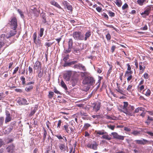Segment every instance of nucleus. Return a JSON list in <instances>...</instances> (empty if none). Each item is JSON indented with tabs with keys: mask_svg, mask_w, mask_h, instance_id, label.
<instances>
[{
	"mask_svg": "<svg viewBox=\"0 0 153 153\" xmlns=\"http://www.w3.org/2000/svg\"><path fill=\"white\" fill-rule=\"evenodd\" d=\"M95 82V80L93 77L88 76L84 77L82 80V83L83 85H87V89L88 90L91 86L94 84Z\"/></svg>",
	"mask_w": 153,
	"mask_h": 153,
	"instance_id": "nucleus-1",
	"label": "nucleus"
},
{
	"mask_svg": "<svg viewBox=\"0 0 153 153\" xmlns=\"http://www.w3.org/2000/svg\"><path fill=\"white\" fill-rule=\"evenodd\" d=\"M112 70V67H111L109 70H108V71L107 72V75L108 76H109L110 74L111 73V70Z\"/></svg>",
	"mask_w": 153,
	"mask_h": 153,
	"instance_id": "nucleus-62",
	"label": "nucleus"
},
{
	"mask_svg": "<svg viewBox=\"0 0 153 153\" xmlns=\"http://www.w3.org/2000/svg\"><path fill=\"white\" fill-rule=\"evenodd\" d=\"M72 74V72L71 71H68L65 72L63 75L64 79L66 81H68L70 79Z\"/></svg>",
	"mask_w": 153,
	"mask_h": 153,
	"instance_id": "nucleus-12",
	"label": "nucleus"
},
{
	"mask_svg": "<svg viewBox=\"0 0 153 153\" xmlns=\"http://www.w3.org/2000/svg\"><path fill=\"white\" fill-rule=\"evenodd\" d=\"M19 69V67H17L15 68L14 70L13 73V74H14L16 73L17 71Z\"/></svg>",
	"mask_w": 153,
	"mask_h": 153,
	"instance_id": "nucleus-56",
	"label": "nucleus"
},
{
	"mask_svg": "<svg viewBox=\"0 0 153 153\" xmlns=\"http://www.w3.org/2000/svg\"><path fill=\"white\" fill-rule=\"evenodd\" d=\"M74 39L77 41L83 40V34L80 31H75L73 32L72 35Z\"/></svg>",
	"mask_w": 153,
	"mask_h": 153,
	"instance_id": "nucleus-3",
	"label": "nucleus"
},
{
	"mask_svg": "<svg viewBox=\"0 0 153 153\" xmlns=\"http://www.w3.org/2000/svg\"><path fill=\"white\" fill-rule=\"evenodd\" d=\"M116 90L118 92L122 94H124V91L123 89H121L120 88V87H118L116 89Z\"/></svg>",
	"mask_w": 153,
	"mask_h": 153,
	"instance_id": "nucleus-36",
	"label": "nucleus"
},
{
	"mask_svg": "<svg viewBox=\"0 0 153 153\" xmlns=\"http://www.w3.org/2000/svg\"><path fill=\"white\" fill-rule=\"evenodd\" d=\"M131 133L134 136H137L140 134V131L137 130H134Z\"/></svg>",
	"mask_w": 153,
	"mask_h": 153,
	"instance_id": "nucleus-46",
	"label": "nucleus"
},
{
	"mask_svg": "<svg viewBox=\"0 0 153 153\" xmlns=\"http://www.w3.org/2000/svg\"><path fill=\"white\" fill-rule=\"evenodd\" d=\"M91 35V33L90 30H88L85 33V37L83 35V40H84L85 41L87 40L88 39H89Z\"/></svg>",
	"mask_w": 153,
	"mask_h": 153,
	"instance_id": "nucleus-17",
	"label": "nucleus"
},
{
	"mask_svg": "<svg viewBox=\"0 0 153 153\" xmlns=\"http://www.w3.org/2000/svg\"><path fill=\"white\" fill-rule=\"evenodd\" d=\"M108 128H110L112 130H114V129L115 128V126L114 125H110L108 126Z\"/></svg>",
	"mask_w": 153,
	"mask_h": 153,
	"instance_id": "nucleus-60",
	"label": "nucleus"
},
{
	"mask_svg": "<svg viewBox=\"0 0 153 153\" xmlns=\"http://www.w3.org/2000/svg\"><path fill=\"white\" fill-rule=\"evenodd\" d=\"M15 147L13 145H10L6 148L7 151L9 153H13L15 151Z\"/></svg>",
	"mask_w": 153,
	"mask_h": 153,
	"instance_id": "nucleus-16",
	"label": "nucleus"
},
{
	"mask_svg": "<svg viewBox=\"0 0 153 153\" xmlns=\"http://www.w3.org/2000/svg\"><path fill=\"white\" fill-rule=\"evenodd\" d=\"M42 69L38 70L36 72L38 73V76L39 78L42 77L43 75V71H41Z\"/></svg>",
	"mask_w": 153,
	"mask_h": 153,
	"instance_id": "nucleus-30",
	"label": "nucleus"
},
{
	"mask_svg": "<svg viewBox=\"0 0 153 153\" xmlns=\"http://www.w3.org/2000/svg\"><path fill=\"white\" fill-rule=\"evenodd\" d=\"M132 86L133 85H132L130 84L129 85L127 88V90L129 92H131V89L132 88Z\"/></svg>",
	"mask_w": 153,
	"mask_h": 153,
	"instance_id": "nucleus-48",
	"label": "nucleus"
},
{
	"mask_svg": "<svg viewBox=\"0 0 153 153\" xmlns=\"http://www.w3.org/2000/svg\"><path fill=\"white\" fill-rule=\"evenodd\" d=\"M74 126L72 125H70L66 123L63 126V129L65 130V131L69 134H73L74 132L73 128Z\"/></svg>",
	"mask_w": 153,
	"mask_h": 153,
	"instance_id": "nucleus-5",
	"label": "nucleus"
},
{
	"mask_svg": "<svg viewBox=\"0 0 153 153\" xmlns=\"http://www.w3.org/2000/svg\"><path fill=\"white\" fill-rule=\"evenodd\" d=\"M17 32L16 30L13 29L12 30H11L9 33L7 34L6 38L7 39H9L11 37L14 36L16 33Z\"/></svg>",
	"mask_w": 153,
	"mask_h": 153,
	"instance_id": "nucleus-14",
	"label": "nucleus"
},
{
	"mask_svg": "<svg viewBox=\"0 0 153 153\" xmlns=\"http://www.w3.org/2000/svg\"><path fill=\"white\" fill-rule=\"evenodd\" d=\"M95 132L97 135L99 134L100 135H102L106 133V132L104 130L102 131H96Z\"/></svg>",
	"mask_w": 153,
	"mask_h": 153,
	"instance_id": "nucleus-31",
	"label": "nucleus"
},
{
	"mask_svg": "<svg viewBox=\"0 0 153 153\" xmlns=\"http://www.w3.org/2000/svg\"><path fill=\"white\" fill-rule=\"evenodd\" d=\"M114 117H111L108 115L106 116V118L108 120H114Z\"/></svg>",
	"mask_w": 153,
	"mask_h": 153,
	"instance_id": "nucleus-63",
	"label": "nucleus"
},
{
	"mask_svg": "<svg viewBox=\"0 0 153 153\" xmlns=\"http://www.w3.org/2000/svg\"><path fill=\"white\" fill-rule=\"evenodd\" d=\"M78 80L76 79H73L71 81V83L73 86H75L77 83Z\"/></svg>",
	"mask_w": 153,
	"mask_h": 153,
	"instance_id": "nucleus-33",
	"label": "nucleus"
},
{
	"mask_svg": "<svg viewBox=\"0 0 153 153\" xmlns=\"http://www.w3.org/2000/svg\"><path fill=\"white\" fill-rule=\"evenodd\" d=\"M73 68L75 69H78L80 70L83 71H86V68L85 66L80 63L75 65L74 66Z\"/></svg>",
	"mask_w": 153,
	"mask_h": 153,
	"instance_id": "nucleus-9",
	"label": "nucleus"
},
{
	"mask_svg": "<svg viewBox=\"0 0 153 153\" xmlns=\"http://www.w3.org/2000/svg\"><path fill=\"white\" fill-rule=\"evenodd\" d=\"M111 134L113 136V138L118 140H123L125 136L119 135L115 132H112Z\"/></svg>",
	"mask_w": 153,
	"mask_h": 153,
	"instance_id": "nucleus-13",
	"label": "nucleus"
},
{
	"mask_svg": "<svg viewBox=\"0 0 153 153\" xmlns=\"http://www.w3.org/2000/svg\"><path fill=\"white\" fill-rule=\"evenodd\" d=\"M91 107L93 111L97 112L100 110L101 107V103L99 102H94L92 104Z\"/></svg>",
	"mask_w": 153,
	"mask_h": 153,
	"instance_id": "nucleus-7",
	"label": "nucleus"
},
{
	"mask_svg": "<svg viewBox=\"0 0 153 153\" xmlns=\"http://www.w3.org/2000/svg\"><path fill=\"white\" fill-rule=\"evenodd\" d=\"M124 105L123 108V112L127 115H128L129 116H132V113L131 111H128V103L127 102H123Z\"/></svg>",
	"mask_w": 153,
	"mask_h": 153,
	"instance_id": "nucleus-6",
	"label": "nucleus"
},
{
	"mask_svg": "<svg viewBox=\"0 0 153 153\" xmlns=\"http://www.w3.org/2000/svg\"><path fill=\"white\" fill-rule=\"evenodd\" d=\"M46 153H55V151L52 149L51 146H49L47 148Z\"/></svg>",
	"mask_w": 153,
	"mask_h": 153,
	"instance_id": "nucleus-25",
	"label": "nucleus"
},
{
	"mask_svg": "<svg viewBox=\"0 0 153 153\" xmlns=\"http://www.w3.org/2000/svg\"><path fill=\"white\" fill-rule=\"evenodd\" d=\"M54 94L53 92L52 91L49 92V94L48 95V98L50 99H51L53 98Z\"/></svg>",
	"mask_w": 153,
	"mask_h": 153,
	"instance_id": "nucleus-42",
	"label": "nucleus"
},
{
	"mask_svg": "<svg viewBox=\"0 0 153 153\" xmlns=\"http://www.w3.org/2000/svg\"><path fill=\"white\" fill-rule=\"evenodd\" d=\"M143 92V94L147 97L149 96L151 93V91L149 89H145L144 90Z\"/></svg>",
	"mask_w": 153,
	"mask_h": 153,
	"instance_id": "nucleus-26",
	"label": "nucleus"
},
{
	"mask_svg": "<svg viewBox=\"0 0 153 153\" xmlns=\"http://www.w3.org/2000/svg\"><path fill=\"white\" fill-rule=\"evenodd\" d=\"M13 128V127L12 126H8L7 128L4 129V132L6 134H8L9 133Z\"/></svg>",
	"mask_w": 153,
	"mask_h": 153,
	"instance_id": "nucleus-21",
	"label": "nucleus"
},
{
	"mask_svg": "<svg viewBox=\"0 0 153 153\" xmlns=\"http://www.w3.org/2000/svg\"><path fill=\"white\" fill-rule=\"evenodd\" d=\"M106 38L108 41H109L111 39V36L110 34L109 33H108L106 35Z\"/></svg>",
	"mask_w": 153,
	"mask_h": 153,
	"instance_id": "nucleus-49",
	"label": "nucleus"
},
{
	"mask_svg": "<svg viewBox=\"0 0 153 153\" xmlns=\"http://www.w3.org/2000/svg\"><path fill=\"white\" fill-rule=\"evenodd\" d=\"M149 0H137V3L140 6H143L148 2Z\"/></svg>",
	"mask_w": 153,
	"mask_h": 153,
	"instance_id": "nucleus-20",
	"label": "nucleus"
},
{
	"mask_svg": "<svg viewBox=\"0 0 153 153\" xmlns=\"http://www.w3.org/2000/svg\"><path fill=\"white\" fill-rule=\"evenodd\" d=\"M152 8L153 9L152 5H148L145 8L144 12L140 13L142 17L145 18L147 16H148L151 12Z\"/></svg>",
	"mask_w": 153,
	"mask_h": 153,
	"instance_id": "nucleus-4",
	"label": "nucleus"
},
{
	"mask_svg": "<svg viewBox=\"0 0 153 153\" xmlns=\"http://www.w3.org/2000/svg\"><path fill=\"white\" fill-rule=\"evenodd\" d=\"M53 42H46L45 44V45L47 47V50H48V48L49 47H51L52 44H53Z\"/></svg>",
	"mask_w": 153,
	"mask_h": 153,
	"instance_id": "nucleus-39",
	"label": "nucleus"
},
{
	"mask_svg": "<svg viewBox=\"0 0 153 153\" xmlns=\"http://www.w3.org/2000/svg\"><path fill=\"white\" fill-rule=\"evenodd\" d=\"M102 138L103 139H104L108 140H110L111 139V137H109V135L107 133L105 134H103Z\"/></svg>",
	"mask_w": 153,
	"mask_h": 153,
	"instance_id": "nucleus-29",
	"label": "nucleus"
},
{
	"mask_svg": "<svg viewBox=\"0 0 153 153\" xmlns=\"http://www.w3.org/2000/svg\"><path fill=\"white\" fill-rule=\"evenodd\" d=\"M61 86L65 90H68L67 87L66 86L63 80H62L61 81Z\"/></svg>",
	"mask_w": 153,
	"mask_h": 153,
	"instance_id": "nucleus-34",
	"label": "nucleus"
},
{
	"mask_svg": "<svg viewBox=\"0 0 153 153\" xmlns=\"http://www.w3.org/2000/svg\"><path fill=\"white\" fill-rule=\"evenodd\" d=\"M41 17L42 19V23L43 24H45L47 22V21L46 19V15L45 13H42L41 14Z\"/></svg>",
	"mask_w": 153,
	"mask_h": 153,
	"instance_id": "nucleus-27",
	"label": "nucleus"
},
{
	"mask_svg": "<svg viewBox=\"0 0 153 153\" xmlns=\"http://www.w3.org/2000/svg\"><path fill=\"white\" fill-rule=\"evenodd\" d=\"M134 142L137 144L145 145L146 144H150L152 141L143 139L141 140H135Z\"/></svg>",
	"mask_w": 153,
	"mask_h": 153,
	"instance_id": "nucleus-8",
	"label": "nucleus"
},
{
	"mask_svg": "<svg viewBox=\"0 0 153 153\" xmlns=\"http://www.w3.org/2000/svg\"><path fill=\"white\" fill-rule=\"evenodd\" d=\"M131 74H128L127 75H126V74H125V76H128L127 78V80L128 82L133 79V76L131 75Z\"/></svg>",
	"mask_w": 153,
	"mask_h": 153,
	"instance_id": "nucleus-37",
	"label": "nucleus"
},
{
	"mask_svg": "<svg viewBox=\"0 0 153 153\" xmlns=\"http://www.w3.org/2000/svg\"><path fill=\"white\" fill-rule=\"evenodd\" d=\"M68 49H66L65 51V52L67 53H69L71 52L72 47L68 46Z\"/></svg>",
	"mask_w": 153,
	"mask_h": 153,
	"instance_id": "nucleus-52",
	"label": "nucleus"
},
{
	"mask_svg": "<svg viewBox=\"0 0 153 153\" xmlns=\"http://www.w3.org/2000/svg\"><path fill=\"white\" fill-rule=\"evenodd\" d=\"M33 41L37 39V34L36 32L34 33L33 34Z\"/></svg>",
	"mask_w": 153,
	"mask_h": 153,
	"instance_id": "nucleus-59",
	"label": "nucleus"
},
{
	"mask_svg": "<svg viewBox=\"0 0 153 153\" xmlns=\"http://www.w3.org/2000/svg\"><path fill=\"white\" fill-rule=\"evenodd\" d=\"M50 3L51 4L53 5L54 6L58 8L61 9H62V8L61 7L59 4L58 3L55 1L54 0H52L50 2Z\"/></svg>",
	"mask_w": 153,
	"mask_h": 153,
	"instance_id": "nucleus-22",
	"label": "nucleus"
},
{
	"mask_svg": "<svg viewBox=\"0 0 153 153\" xmlns=\"http://www.w3.org/2000/svg\"><path fill=\"white\" fill-rule=\"evenodd\" d=\"M114 2L119 7H121L122 4V2L121 0H115Z\"/></svg>",
	"mask_w": 153,
	"mask_h": 153,
	"instance_id": "nucleus-32",
	"label": "nucleus"
},
{
	"mask_svg": "<svg viewBox=\"0 0 153 153\" xmlns=\"http://www.w3.org/2000/svg\"><path fill=\"white\" fill-rule=\"evenodd\" d=\"M66 7L67 9L71 11H73V8L72 6L71 5H68Z\"/></svg>",
	"mask_w": 153,
	"mask_h": 153,
	"instance_id": "nucleus-53",
	"label": "nucleus"
},
{
	"mask_svg": "<svg viewBox=\"0 0 153 153\" xmlns=\"http://www.w3.org/2000/svg\"><path fill=\"white\" fill-rule=\"evenodd\" d=\"M134 106H131L130 105H129V106L128 107V111H131V112L132 113V112H131L132 111L134 110Z\"/></svg>",
	"mask_w": 153,
	"mask_h": 153,
	"instance_id": "nucleus-50",
	"label": "nucleus"
},
{
	"mask_svg": "<svg viewBox=\"0 0 153 153\" xmlns=\"http://www.w3.org/2000/svg\"><path fill=\"white\" fill-rule=\"evenodd\" d=\"M139 67L140 70L139 74H142L144 72L146 68V67L143 65L142 62H140L139 63Z\"/></svg>",
	"mask_w": 153,
	"mask_h": 153,
	"instance_id": "nucleus-15",
	"label": "nucleus"
},
{
	"mask_svg": "<svg viewBox=\"0 0 153 153\" xmlns=\"http://www.w3.org/2000/svg\"><path fill=\"white\" fill-rule=\"evenodd\" d=\"M6 117L5 119V123H7L10 121L12 119L11 117L10 116V114L9 112L6 113Z\"/></svg>",
	"mask_w": 153,
	"mask_h": 153,
	"instance_id": "nucleus-19",
	"label": "nucleus"
},
{
	"mask_svg": "<svg viewBox=\"0 0 153 153\" xmlns=\"http://www.w3.org/2000/svg\"><path fill=\"white\" fill-rule=\"evenodd\" d=\"M128 7V5L126 3H125L122 7V9L123 10H125Z\"/></svg>",
	"mask_w": 153,
	"mask_h": 153,
	"instance_id": "nucleus-54",
	"label": "nucleus"
},
{
	"mask_svg": "<svg viewBox=\"0 0 153 153\" xmlns=\"http://www.w3.org/2000/svg\"><path fill=\"white\" fill-rule=\"evenodd\" d=\"M33 68L34 70L42 69V64L41 62L38 60L36 61L34 64Z\"/></svg>",
	"mask_w": 153,
	"mask_h": 153,
	"instance_id": "nucleus-11",
	"label": "nucleus"
},
{
	"mask_svg": "<svg viewBox=\"0 0 153 153\" xmlns=\"http://www.w3.org/2000/svg\"><path fill=\"white\" fill-rule=\"evenodd\" d=\"M143 76L144 79H148L149 77L148 74L146 73H144L143 75Z\"/></svg>",
	"mask_w": 153,
	"mask_h": 153,
	"instance_id": "nucleus-58",
	"label": "nucleus"
},
{
	"mask_svg": "<svg viewBox=\"0 0 153 153\" xmlns=\"http://www.w3.org/2000/svg\"><path fill=\"white\" fill-rule=\"evenodd\" d=\"M17 102L19 105H28L29 103L24 98H18L17 99Z\"/></svg>",
	"mask_w": 153,
	"mask_h": 153,
	"instance_id": "nucleus-10",
	"label": "nucleus"
},
{
	"mask_svg": "<svg viewBox=\"0 0 153 153\" xmlns=\"http://www.w3.org/2000/svg\"><path fill=\"white\" fill-rule=\"evenodd\" d=\"M71 62H65L64 65V67H67L70 66L71 65Z\"/></svg>",
	"mask_w": 153,
	"mask_h": 153,
	"instance_id": "nucleus-64",
	"label": "nucleus"
},
{
	"mask_svg": "<svg viewBox=\"0 0 153 153\" xmlns=\"http://www.w3.org/2000/svg\"><path fill=\"white\" fill-rule=\"evenodd\" d=\"M81 76L82 77H83L86 75H88L89 73L85 71V72H80Z\"/></svg>",
	"mask_w": 153,
	"mask_h": 153,
	"instance_id": "nucleus-45",
	"label": "nucleus"
},
{
	"mask_svg": "<svg viewBox=\"0 0 153 153\" xmlns=\"http://www.w3.org/2000/svg\"><path fill=\"white\" fill-rule=\"evenodd\" d=\"M68 46L72 47L73 45V40L71 38L68 39Z\"/></svg>",
	"mask_w": 153,
	"mask_h": 153,
	"instance_id": "nucleus-38",
	"label": "nucleus"
},
{
	"mask_svg": "<svg viewBox=\"0 0 153 153\" xmlns=\"http://www.w3.org/2000/svg\"><path fill=\"white\" fill-rule=\"evenodd\" d=\"M44 130V132H43V140H45L46 139V136L47 134V131L44 128H43Z\"/></svg>",
	"mask_w": 153,
	"mask_h": 153,
	"instance_id": "nucleus-44",
	"label": "nucleus"
},
{
	"mask_svg": "<svg viewBox=\"0 0 153 153\" xmlns=\"http://www.w3.org/2000/svg\"><path fill=\"white\" fill-rule=\"evenodd\" d=\"M62 36L60 37L55 39V40L57 42V44L59 45L60 42L62 39Z\"/></svg>",
	"mask_w": 153,
	"mask_h": 153,
	"instance_id": "nucleus-51",
	"label": "nucleus"
},
{
	"mask_svg": "<svg viewBox=\"0 0 153 153\" xmlns=\"http://www.w3.org/2000/svg\"><path fill=\"white\" fill-rule=\"evenodd\" d=\"M97 144L95 143L94 144H90L88 147L94 150H96L97 149Z\"/></svg>",
	"mask_w": 153,
	"mask_h": 153,
	"instance_id": "nucleus-28",
	"label": "nucleus"
},
{
	"mask_svg": "<svg viewBox=\"0 0 153 153\" xmlns=\"http://www.w3.org/2000/svg\"><path fill=\"white\" fill-rule=\"evenodd\" d=\"M44 29L43 28H41L39 33V36L40 37H42L43 35V32Z\"/></svg>",
	"mask_w": 153,
	"mask_h": 153,
	"instance_id": "nucleus-41",
	"label": "nucleus"
},
{
	"mask_svg": "<svg viewBox=\"0 0 153 153\" xmlns=\"http://www.w3.org/2000/svg\"><path fill=\"white\" fill-rule=\"evenodd\" d=\"M20 79L22 81V85H25V79L24 76H22L20 78Z\"/></svg>",
	"mask_w": 153,
	"mask_h": 153,
	"instance_id": "nucleus-47",
	"label": "nucleus"
},
{
	"mask_svg": "<svg viewBox=\"0 0 153 153\" xmlns=\"http://www.w3.org/2000/svg\"><path fill=\"white\" fill-rule=\"evenodd\" d=\"M91 125L90 124L88 123H85L84 127L83 128V129L84 130H85L87 129L89 127L91 126Z\"/></svg>",
	"mask_w": 153,
	"mask_h": 153,
	"instance_id": "nucleus-40",
	"label": "nucleus"
},
{
	"mask_svg": "<svg viewBox=\"0 0 153 153\" xmlns=\"http://www.w3.org/2000/svg\"><path fill=\"white\" fill-rule=\"evenodd\" d=\"M37 110V108L35 107H34L33 109V108H31V111L29 115V117H32L33 115L36 113Z\"/></svg>",
	"mask_w": 153,
	"mask_h": 153,
	"instance_id": "nucleus-24",
	"label": "nucleus"
},
{
	"mask_svg": "<svg viewBox=\"0 0 153 153\" xmlns=\"http://www.w3.org/2000/svg\"><path fill=\"white\" fill-rule=\"evenodd\" d=\"M143 108L142 107H140L136 108L134 111L135 113H137L139 112V111H142Z\"/></svg>",
	"mask_w": 153,
	"mask_h": 153,
	"instance_id": "nucleus-55",
	"label": "nucleus"
},
{
	"mask_svg": "<svg viewBox=\"0 0 153 153\" xmlns=\"http://www.w3.org/2000/svg\"><path fill=\"white\" fill-rule=\"evenodd\" d=\"M126 65L127 66V70L126 71L125 73L126 75L128 74H132L133 71L131 70V67L129 63L127 64Z\"/></svg>",
	"mask_w": 153,
	"mask_h": 153,
	"instance_id": "nucleus-18",
	"label": "nucleus"
},
{
	"mask_svg": "<svg viewBox=\"0 0 153 153\" xmlns=\"http://www.w3.org/2000/svg\"><path fill=\"white\" fill-rule=\"evenodd\" d=\"M59 147L62 152H64L66 150V148L64 143L60 144L59 146Z\"/></svg>",
	"mask_w": 153,
	"mask_h": 153,
	"instance_id": "nucleus-23",
	"label": "nucleus"
},
{
	"mask_svg": "<svg viewBox=\"0 0 153 153\" xmlns=\"http://www.w3.org/2000/svg\"><path fill=\"white\" fill-rule=\"evenodd\" d=\"M37 45H40L41 44V40L38 38L33 41Z\"/></svg>",
	"mask_w": 153,
	"mask_h": 153,
	"instance_id": "nucleus-35",
	"label": "nucleus"
},
{
	"mask_svg": "<svg viewBox=\"0 0 153 153\" xmlns=\"http://www.w3.org/2000/svg\"><path fill=\"white\" fill-rule=\"evenodd\" d=\"M33 88V86L30 85L28 87H26L25 88V91L27 92L30 91Z\"/></svg>",
	"mask_w": 153,
	"mask_h": 153,
	"instance_id": "nucleus-43",
	"label": "nucleus"
},
{
	"mask_svg": "<svg viewBox=\"0 0 153 153\" xmlns=\"http://www.w3.org/2000/svg\"><path fill=\"white\" fill-rule=\"evenodd\" d=\"M108 14L111 17H114L115 16L114 13L111 11H109L108 12Z\"/></svg>",
	"mask_w": 153,
	"mask_h": 153,
	"instance_id": "nucleus-57",
	"label": "nucleus"
},
{
	"mask_svg": "<svg viewBox=\"0 0 153 153\" xmlns=\"http://www.w3.org/2000/svg\"><path fill=\"white\" fill-rule=\"evenodd\" d=\"M74 52L76 53H79L80 51V49L77 48H74Z\"/></svg>",
	"mask_w": 153,
	"mask_h": 153,
	"instance_id": "nucleus-61",
	"label": "nucleus"
},
{
	"mask_svg": "<svg viewBox=\"0 0 153 153\" xmlns=\"http://www.w3.org/2000/svg\"><path fill=\"white\" fill-rule=\"evenodd\" d=\"M8 24L11 29L16 30L18 26V22L16 17L15 16L11 17L9 20Z\"/></svg>",
	"mask_w": 153,
	"mask_h": 153,
	"instance_id": "nucleus-2",
	"label": "nucleus"
}]
</instances>
